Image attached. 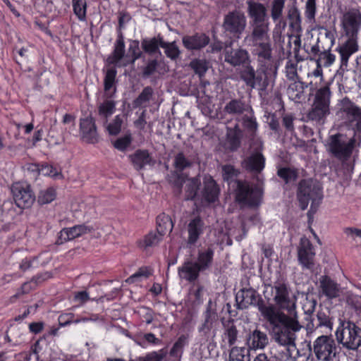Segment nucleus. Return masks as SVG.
Here are the masks:
<instances>
[{
    "instance_id": "nucleus-14",
    "label": "nucleus",
    "mask_w": 361,
    "mask_h": 361,
    "mask_svg": "<svg viewBox=\"0 0 361 361\" xmlns=\"http://www.w3.org/2000/svg\"><path fill=\"white\" fill-rule=\"evenodd\" d=\"M11 192L13 200L19 208H29L35 200V196L29 185L20 183L12 185Z\"/></svg>"
},
{
    "instance_id": "nucleus-21",
    "label": "nucleus",
    "mask_w": 361,
    "mask_h": 361,
    "mask_svg": "<svg viewBox=\"0 0 361 361\" xmlns=\"http://www.w3.org/2000/svg\"><path fill=\"white\" fill-rule=\"evenodd\" d=\"M319 295L328 299H334L340 295V285L328 276H322L319 280Z\"/></svg>"
},
{
    "instance_id": "nucleus-26",
    "label": "nucleus",
    "mask_w": 361,
    "mask_h": 361,
    "mask_svg": "<svg viewBox=\"0 0 361 361\" xmlns=\"http://www.w3.org/2000/svg\"><path fill=\"white\" fill-rule=\"evenodd\" d=\"M225 61L233 66H243L247 63L251 62L248 51L242 48L226 50L225 53Z\"/></svg>"
},
{
    "instance_id": "nucleus-13",
    "label": "nucleus",
    "mask_w": 361,
    "mask_h": 361,
    "mask_svg": "<svg viewBox=\"0 0 361 361\" xmlns=\"http://www.w3.org/2000/svg\"><path fill=\"white\" fill-rule=\"evenodd\" d=\"M341 25L346 37L358 38L361 27V13L356 9H350L343 15Z\"/></svg>"
},
{
    "instance_id": "nucleus-56",
    "label": "nucleus",
    "mask_w": 361,
    "mask_h": 361,
    "mask_svg": "<svg viewBox=\"0 0 361 361\" xmlns=\"http://www.w3.org/2000/svg\"><path fill=\"white\" fill-rule=\"evenodd\" d=\"M245 350L243 347L232 346L229 352L228 361H244Z\"/></svg>"
},
{
    "instance_id": "nucleus-58",
    "label": "nucleus",
    "mask_w": 361,
    "mask_h": 361,
    "mask_svg": "<svg viewBox=\"0 0 361 361\" xmlns=\"http://www.w3.org/2000/svg\"><path fill=\"white\" fill-rule=\"evenodd\" d=\"M239 172L234 166L230 164L222 166V175L224 180L230 182L236 178Z\"/></svg>"
},
{
    "instance_id": "nucleus-11",
    "label": "nucleus",
    "mask_w": 361,
    "mask_h": 361,
    "mask_svg": "<svg viewBox=\"0 0 361 361\" xmlns=\"http://www.w3.org/2000/svg\"><path fill=\"white\" fill-rule=\"evenodd\" d=\"M252 31L245 39V42L252 47V50H260L271 47L269 35V25L251 26Z\"/></svg>"
},
{
    "instance_id": "nucleus-22",
    "label": "nucleus",
    "mask_w": 361,
    "mask_h": 361,
    "mask_svg": "<svg viewBox=\"0 0 361 361\" xmlns=\"http://www.w3.org/2000/svg\"><path fill=\"white\" fill-rule=\"evenodd\" d=\"M246 344L251 350H262L269 344L267 333L259 328L250 329L246 336Z\"/></svg>"
},
{
    "instance_id": "nucleus-28",
    "label": "nucleus",
    "mask_w": 361,
    "mask_h": 361,
    "mask_svg": "<svg viewBox=\"0 0 361 361\" xmlns=\"http://www.w3.org/2000/svg\"><path fill=\"white\" fill-rule=\"evenodd\" d=\"M182 42L184 47L188 50H200L209 44V37L203 33H196L193 35L183 37Z\"/></svg>"
},
{
    "instance_id": "nucleus-64",
    "label": "nucleus",
    "mask_w": 361,
    "mask_h": 361,
    "mask_svg": "<svg viewBox=\"0 0 361 361\" xmlns=\"http://www.w3.org/2000/svg\"><path fill=\"white\" fill-rule=\"evenodd\" d=\"M316 13V0H307L305 4V16L309 20H312Z\"/></svg>"
},
{
    "instance_id": "nucleus-24",
    "label": "nucleus",
    "mask_w": 361,
    "mask_h": 361,
    "mask_svg": "<svg viewBox=\"0 0 361 361\" xmlns=\"http://www.w3.org/2000/svg\"><path fill=\"white\" fill-rule=\"evenodd\" d=\"M205 228V224L201 217L196 216L190 219L187 226V244L188 245H195L204 233Z\"/></svg>"
},
{
    "instance_id": "nucleus-59",
    "label": "nucleus",
    "mask_w": 361,
    "mask_h": 361,
    "mask_svg": "<svg viewBox=\"0 0 361 361\" xmlns=\"http://www.w3.org/2000/svg\"><path fill=\"white\" fill-rule=\"evenodd\" d=\"M158 61L157 59H150L147 61L146 66L142 68V76L149 78L153 75L158 67Z\"/></svg>"
},
{
    "instance_id": "nucleus-40",
    "label": "nucleus",
    "mask_w": 361,
    "mask_h": 361,
    "mask_svg": "<svg viewBox=\"0 0 361 361\" xmlns=\"http://www.w3.org/2000/svg\"><path fill=\"white\" fill-rule=\"evenodd\" d=\"M195 161V157L191 154H185L183 152H178L173 160V166L179 171L190 168Z\"/></svg>"
},
{
    "instance_id": "nucleus-17",
    "label": "nucleus",
    "mask_w": 361,
    "mask_h": 361,
    "mask_svg": "<svg viewBox=\"0 0 361 361\" xmlns=\"http://www.w3.org/2000/svg\"><path fill=\"white\" fill-rule=\"evenodd\" d=\"M124 36L121 31H118L117 38L114 45V50L108 56L106 61L109 64H114L117 67H125L128 65L127 61L123 60L125 56Z\"/></svg>"
},
{
    "instance_id": "nucleus-42",
    "label": "nucleus",
    "mask_w": 361,
    "mask_h": 361,
    "mask_svg": "<svg viewBox=\"0 0 361 361\" xmlns=\"http://www.w3.org/2000/svg\"><path fill=\"white\" fill-rule=\"evenodd\" d=\"M294 82L289 85L287 93L290 99L294 101H298L304 96V90L307 87V85L301 82L293 80Z\"/></svg>"
},
{
    "instance_id": "nucleus-62",
    "label": "nucleus",
    "mask_w": 361,
    "mask_h": 361,
    "mask_svg": "<svg viewBox=\"0 0 361 361\" xmlns=\"http://www.w3.org/2000/svg\"><path fill=\"white\" fill-rule=\"evenodd\" d=\"M39 172L43 176H48L51 177H56L59 175V172L56 168L53 166L45 164H42L39 169Z\"/></svg>"
},
{
    "instance_id": "nucleus-34",
    "label": "nucleus",
    "mask_w": 361,
    "mask_h": 361,
    "mask_svg": "<svg viewBox=\"0 0 361 361\" xmlns=\"http://www.w3.org/2000/svg\"><path fill=\"white\" fill-rule=\"evenodd\" d=\"M252 106L239 99H233L228 102L224 106V111L231 115L244 116L248 111H251Z\"/></svg>"
},
{
    "instance_id": "nucleus-57",
    "label": "nucleus",
    "mask_w": 361,
    "mask_h": 361,
    "mask_svg": "<svg viewBox=\"0 0 361 361\" xmlns=\"http://www.w3.org/2000/svg\"><path fill=\"white\" fill-rule=\"evenodd\" d=\"M256 70L251 65V62L247 63L245 65L243 66L238 71L240 78L245 82L250 79L252 75V72H255Z\"/></svg>"
},
{
    "instance_id": "nucleus-38",
    "label": "nucleus",
    "mask_w": 361,
    "mask_h": 361,
    "mask_svg": "<svg viewBox=\"0 0 361 361\" xmlns=\"http://www.w3.org/2000/svg\"><path fill=\"white\" fill-rule=\"evenodd\" d=\"M243 126L250 137H254L257 135L258 123L255 116L254 111H248L240 118Z\"/></svg>"
},
{
    "instance_id": "nucleus-31",
    "label": "nucleus",
    "mask_w": 361,
    "mask_h": 361,
    "mask_svg": "<svg viewBox=\"0 0 361 361\" xmlns=\"http://www.w3.org/2000/svg\"><path fill=\"white\" fill-rule=\"evenodd\" d=\"M243 168L255 173H260L265 166V158L260 152L252 153L242 163Z\"/></svg>"
},
{
    "instance_id": "nucleus-51",
    "label": "nucleus",
    "mask_w": 361,
    "mask_h": 361,
    "mask_svg": "<svg viewBox=\"0 0 361 361\" xmlns=\"http://www.w3.org/2000/svg\"><path fill=\"white\" fill-rule=\"evenodd\" d=\"M75 15L80 21L86 20L87 3L85 0H72Z\"/></svg>"
},
{
    "instance_id": "nucleus-37",
    "label": "nucleus",
    "mask_w": 361,
    "mask_h": 361,
    "mask_svg": "<svg viewBox=\"0 0 361 361\" xmlns=\"http://www.w3.org/2000/svg\"><path fill=\"white\" fill-rule=\"evenodd\" d=\"M239 331L233 322H228L224 324V331L221 335L222 343L228 345V347L233 346L238 340Z\"/></svg>"
},
{
    "instance_id": "nucleus-46",
    "label": "nucleus",
    "mask_w": 361,
    "mask_h": 361,
    "mask_svg": "<svg viewBox=\"0 0 361 361\" xmlns=\"http://www.w3.org/2000/svg\"><path fill=\"white\" fill-rule=\"evenodd\" d=\"M330 48L331 47L328 49H324L322 53L319 54V57H310V60L322 66L329 67L331 66L335 61L336 56L330 52Z\"/></svg>"
},
{
    "instance_id": "nucleus-44",
    "label": "nucleus",
    "mask_w": 361,
    "mask_h": 361,
    "mask_svg": "<svg viewBox=\"0 0 361 361\" xmlns=\"http://www.w3.org/2000/svg\"><path fill=\"white\" fill-rule=\"evenodd\" d=\"M285 2L286 0H273L271 3V18L276 24L281 23Z\"/></svg>"
},
{
    "instance_id": "nucleus-53",
    "label": "nucleus",
    "mask_w": 361,
    "mask_h": 361,
    "mask_svg": "<svg viewBox=\"0 0 361 361\" xmlns=\"http://www.w3.org/2000/svg\"><path fill=\"white\" fill-rule=\"evenodd\" d=\"M55 198L56 192L54 189L49 188L40 191L37 202L40 204H45L51 202Z\"/></svg>"
},
{
    "instance_id": "nucleus-7",
    "label": "nucleus",
    "mask_w": 361,
    "mask_h": 361,
    "mask_svg": "<svg viewBox=\"0 0 361 361\" xmlns=\"http://www.w3.org/2000/svg\"><path fill=\"white\" fill-rule=\"evenodd\" d=\"M273 290H274L273 300L279 309L286 310L290 314H286L288 317L294 318L298 321L295 311L296 297L289 291L287 286L283 283H275Z\"/></svg>"
},
{
    "instance_id": "nucleus-6",
    "label": "nucleus",
    "mask_w": 361,
    "mask_h": 361,
    "mask_svg": "<svg viewBox=\"0 0 361 361\" xmlns=\"http://www.w3.org/2000/svg\"><path fill=\"white\" fill-rule=\"evenodd\" d=\"M317 361H336L339 353L338 347L331 336L322 335L317 337L310 348ZM310 361H314L312 358Z\"/></svg>"
},
{
    "instance_id": "nucleus-4",
    "label": "nucleus",
    "mask_w": 361,
    "mask_h": 361,
    "mask_svg": "<svg viewBox=\"0 0 361 361\" xmlns=\"http://www.w3.org/2000/svg\"><path fill=\"white\" fill-rule=\"evenodd\" d=\"M323 197L322 190L317 181L312 178L302 179L298 185L297 198L302 210L307 208L310 201H312L310 210L317 207Z\"/></svg>"
},
{
    "instance_id": "nucleus-41",
    "label": "nucleus",
    "mask_w": 361,
    "mask_h": 361,
    "mask_svg": "<svg viewBox=\"0 0 361 361\" xmlns=\"http://www.w3.org/2000/svg\"><path fill=\"white\" fill-rule=\"evenodd\" d=\"M288 20L292 32L299 35L302 32V19L299 10L293 6L288 10Z\"/></svg>"
},
{
    "instance_id": "nucleus-39",
    "label": "nucleus",
    "mask_w": 361,
    "mask_h": 361,
    "mask_svg": "<svg viewBox=\"0 0 361 361\" xmlns=\"http://www.w3.org/2000/svg\"><path fill=\"white\" fill-rule=\"evenodd\" d=\"M263 75L259 71L252 72L250 80L246 82L245 85L250 90H265L268 86V80L267 76L263 77Z\"/></svg>"
},
{
    "instance_id": "nucleus-8",
    "label": "nucleus",
    "mask_w": 361,
    "mask_h": 361,
    "mask_svg": "<svg viewBox=\"0 0 361 361\" xmlns=\"http://www.w3.org/2000/svg\"><path fill=\"white\" fill-rule=\"evenodd\" d=\"M331 91L329 87L319 88L315 94L311 110L307 114L310 120L320 122L329 114Z\"/></svg>"
},
{
    "instance_id": "nucleus-35",
    "label": "nucleus",
    "mask_w": 361,
    "mask_h": 361,
    "mask_svg": "<svg viewBox=\"0 0 361 361\" xmlns=\"http://www.w3.org/2000/svg\"><path fill=\"white\" fill-rule=\"evenodd\" d=\"M211 305L212 301L209 300L207 305V310L204 312V322L198 329L199 332L207 338L210 336L211 331L214 328V324L216 322V314L215 312L212 311Z\"/></svg>"
},
{
    "instance_id": "nucleus-5",
    "label": "nucleus",
    "mask_w": 361,
    "mask_h": 361,
    "mask_svg": "<svg viewBox=\"0 0 361 361\" xmlns=\"http://www.w3.org/2000/svg\"><path fill=\"white\" fill-rule=\"evenodd\" d=\"M336 341L343 348L357 350L361 347V329L350 321H341L336 331Z\"/></svg>"
},
{
    "instance_id": "nucleus-27",
    "label": "nucleus",
    "mask_w": 361,
    "mask_h": 361,
    "mask_svg": "<svg viewBox=\"0 0 361 361\" xmlns=\"http://www.w3.org/2000/svg\"><path fill=\"white\" fill-rule=\"evenodd\" d=\"M252 54L257 56L259 70L267 76L268 71L273 67L272 49L267 48L260 50H252Z\"/></svg>"
},
{
    "instance_id": "nucleus-54",
    "label": "nucleus",
    "mask_w": 361,
    "mask_h": 361,
    "mask_svg": "<svg viewBox=\"0 0 361 361\" xmlns=\"http://www.w3.org/2000/svg\"><path fill=\"white\" fill-rule=\"evenodd\" d=\"M298 60L288 59L286 64V75L290 80H295L298 78Z\"/></svg>"
},
{
    "instance_id": "nucleus-32",
    "label": "nucleus",
    "mask_w": 361,
    "mask_h": 361,
    "mask_svg": "<svg viewBox=\"0 0 361 361\" xmlns=\"http://www.w3.org/2000/svg\"><path fill=\"white\" fill-rule=\"evenodd\" d=\"M163 42V37L160 34H158L153 37L142 39L141 41V47L145 53L150 56L157 54H161L159 48L162 47Z\"/></svg>"
},
{
    "instance_id": "nucleus-33",
    "label": "nucleus",
    "mask_w": 361,
    "mask_h": 361,
    "mask_svg": "<svg viewBox=\"0 0 361 361\" xmlns=\"http://www.w3.org/2000/svg\"><path fill=\"white\" fill-rule=\"evenodd\" d=\"M129 157L136 170L142 169L146 166H152L154 164V161L147 150L138 149Z\"/></svg>"
},
{
    "instance_id": "nucleus-36",
    "label": "nucleus",
    "mask_w": 361,
    "mask_h": 361,
    "mask_svg": "<svg viewBox=\"0 0 361 361\" xmlns=\"http://www.w3.org/2000/svg\"><path fill=\"white\" fill-rule=\"evenodd\" d=\"M214 250L208 247L204 250H200L197 253V262L195 263L202 271L209 269L213 264Z\"/></svg>"
},
{
    "instance_id": "nucleus-50",
    "label": "nucleus",
    "mask_w": 361,
    "mask_h": 361,
    "mask_svg": "<svg viewBox=\"0 0 361 361\" xmlns=\"http://www.w3.org/2000/svg\"><path fill=\"white\" fill-rule=\"evenodd\" d=\"M277 176L288 184L298 178V171L290 167H280L277 170Z\"/></svg>"
},
{
    "instance_id": "nucleus-15",
    "label": "nucleus",
    "mask_w": 361,
    "mask_h": 361,
    "mask_svg": "<svg viewBox=\"0 0 361 361\" xmlns=\"http://www.w3.org/2000/svg\"><path fill=\"white\" fill-rule=\"evenodd\" d=\"M334 317L328 307H320L316 314V317L311 322L312 327L314 329H320L322 332L331 333L334 328Z\"/></svg>"
},
{
    "instance_id": "nucleus-20",
    "label": "nucleus",
    "mask_w": 361,
    "mask_h": 361,
    "mask_svg": "<svg viewBox=\"0 0 361 361\" xmlns=\"http://www.w3.org/2000/svg\"><path fill=\"white\" fill-rule=\"evenodd\" d=\"M80 133L82 139L86 142L95 143L98 141L99 135L95 121L91 115L84 118H80Z\"/></svg>"
},
{
    "instance_id": "nucleus-23",
    "label": "nucleus",
    "mask_w": 361,
    "mask_h": 361,
    "mask_svg": "<svg viewBox=\"0 0 361 361\" xmlns=\"http://www.w3.org/2000/svg\"><path fill=\"white\" fill-rule=\"evenodd\" d=\"M92 230V227L87 226L85 224L63 228L59 233L56 243L59 245L63 244L68 240H73L84 234L90 233Z\"/></svg>"
},
{
    "instance_id": "nucleus-49",
    "label": "nucleus",
    "mask_w": 361,
    "mask_h": 361,
    "mask_svg": "<svg viewBox=\"0 0 361 361\" xmlns=\"http://www.w3.org/2000/svg\"><path fill=\"white\" fill-rule=\"evenodd\" d=\"M154 94V90L152 87H145L138 97L133 101L134 107H140L147 106V104L149 102Z\"/></svg>"
},
{
    "instance_id": "nucleus-60",
    "label": "nucleus",
    "mask_w": 361,
    "mask_h": 361,
    "mask_svg": "<svg viewBox=\"0 0 361 361\" xmlns=\"http://www.w3.org/2000/svg\"><path fill=\"white\" fill-rule=\"evenodd\" d=\"M150 275V273L147 268L142 267L135 274L128 277L126 282L128 283H133L137 281H140L142 278H147Z\"/></svg>"
},
{
    "instance_id": "nucleus-12",
    "label": "nucleus",
    "mask_w": 361,
    "mask_h": 361,
    "mask_svg": "<svg viewBox=\"0 0 361 361\" xmlns=\"http://www.w3.org/2000/svg\"><path fill=\"white\" fill-rule=\"evenodd\" d=\"M315 251L312 243L305 238H301L298 248V260L303 270L313 272L316 267Z\"/></svg>"
},
{
    "instance_id": "nucleus-2",
    "label": "nucleus",
    "mask_w": 361,
    "mask_h": 361,
    "mask_svg": "<svg viewBox=\"0 0 361 361\" xmlns=\"http://www.w3.org/2000/svg\"><path fill=\"white\" fill-rule=\"evenodd\" d=\"M116 75L115 67H111L106 70L104 78V99L98 106V114L104 118L105 122L116 111V102L113 97L116 92Z\"/></svg>"
},
{
    "instance_id": "nucleus-9",
    "label": "nucleus",
    "mask_w": 361,
    "mask_h": 361,
    "mask_svg": "<svg viewBox=\"0 0 361 361\" xmlns=\"http://www.w3.org/2000/svg\"><path fill=\"white\" fill-rule=\"evenodd\" d=\"M355 138L337 133L330 137L329 148L331 153L342 161H347L353 154L355 146Z\"/></svg>"
},
{
    "instance_id": "nucleus-61",
    "label": "nucleus",
    "mask_w": 361,
    "mask_h": 361,
    "mask_svg": "<svg viewBox=\"0 0 361 361\" xmlns=\"http://www.w3.org/2000/svg\"><path fill=\"white\" fill-rule=\"evenodd\" d=\"M123 121L119 116H116L114 121L108 126V130L111 135L118 134L121 129Z\"/></svg>"
},
{
    "instance_id": "nucleus-16",
    "label": "nucleus",
    "mask_w": 361,
    "mask_h": 361,
    "mask_svg": "<svg viewBox=\"0 0 361 361\" xmlns=\"http://www.w3.org/2000/svg\"><path fill=\"white\" fill-rule=\"evenodd\" d=\"M337 114L345 122L352 123L361 119V109L345 97L340 101Z\"/></svg>"
},
{
    "instance_id": "nucleus-19",
    "label": "nucleus",
    "mask_w": 361,
    "mask_h": 361,
    "mask_svg": "<svg viewBox=\"0 0 361 361\" xmlns=\"http://www.w3.org/2000/svg\"><path fill=\"white\" fill-rule=\"evenodd\" d=\"M359 49L358 38L346 37L343 42L338 44L336 51L340 56L341 68H347L350 57Z\"/></svg>"
},
{
    "instance_id": "nucleus-18",
    "label": "nucleus",
    "mask_w": 361,
    "mask_h": 361,
    "mask_svg": "<svg viewBox=\"0 0 361 361\" xmlns=\"http://www.w3.org/2000/svg\"><path fill=\"white\" fill-rule=\"evenodd\" d=\"M247 5V12L251 18L250 26L269 25L267 9L264 4L249 1Z\"/></svg>"
},
{
    "instance_id": "nucleus-52",
    "label": "nucleus",
    "mask_w": 361,
    "mask_h": 361,
    "mask_svg": "<svg viewBox=\"0 0 361 361\" xmlns=\"http://www.w3.org/2000/svg\"><path fill=\"white\" fill-rule=\"evenodd\" d=\"M189 66L200 78L204 75L209 68L208 63L205 60L199 59L192 60Z\"/></svg>"
},
{
    "instance_id": "nucleus-45",
    "label": "nucleus",
    "mask_w": 361,
    "mask_h": 361,
    "mask_svg": "<svg viewBox=\"0 0 361 361\" xmlns=\"http://www.w3.org/2000/svg\"><path fill=\"white\" fill-rule=\"evenodd\" d=\"M161 48L164 49L166 56L172 61H176L180 58L181 51L176 41L169 42L164 40Z\"/></svg>"
},
{
    "instance_id": "nucleus-55",
    "label": "nucleus",
    "mask_w": 361,
    "mask_h": 361,
    "mask_svg": "<svg viewBox=\"0 0 361 361\" xmlns=\"http://www.w3.org/2000/svg\"><path fill=\"white\" fill-rule=\"evenodd\" d=\"M129 53L130 54L131 59L127 61L128 64H133L135 61L142 56V52L140 51L139 49V41L138 40H133L129 45L128 48Z\"/></svg>"
},
{
    "instance_id": "nucleus-3",
    "label": "nucleus",
    "mask_w": 361,
    "mask_h": 361,
    "mask_svg": "<svg viewBox=\"0 0 361 361\" xmlns=\"http://www.w3.org/2000/svg\"><path fill=\"white\" fill-rule=\"evenodd\" d=\"M235 200L241 207H258L262 200L263 190L258 186L246 180L235 181Z\"/></svg>"
},
{
    "instance_id": "nucleus-1",
    "label": "nucleus",
    "mask_w": 361,
    "mask_h": 361,
    "mask_svg": "<svg viewBox=\"0 0 361 361\" xmlns=\"http://www.w3.org/2000/svg\"><path fill=\"white\" fill-rule=\"evenodd\" d=\"M235 300L238 309L243 310L250 305L257 307L262 317L269 326L273 339L284 346H294L295 332L301 329L298 321L288 317L272 304H266L261 296L252 288H243L236 295Z\"/></svg>"
},
{
    "instance_id": "nucleus-48",
    "label": "nucleus",
    "mask_w": 361,
    "mask_h": 361,
    "mask_svg": "<svg viewBox=\"0 0 361 361\" xmlns=\"http://www.w3.org/2000/svg\"><path fill=\"white\" fill-rule=\"evenodd\" d=\"M200 185V180L197 177L187 180L185 185V199L187 200H192L197 196Z\"/></svg>"
},
{
    "instance_id": "nucleus-47",
    "label": "nucleus",
    "mask_w": 361,
    "mask_h": 361,
    "mask_svg": "<svg viewBox=\"0 0 361 361\" xmlns=\"http://www.w3.org/2000/svg\"><path fill=\"white\" fill-rule=\"evenodd\" d=\"M173 228V224L171 217L168 215L161 214L157 219V231L163 235L169 231L171 232Z\"/></svg>"
},
{
    "instance_id": "nucleus-10",
    "label": "nucleus",
    "mask_w": 361,
    "mask_h": 361,
    "mask_svg": "<svg viewBox=\"0 0 361 361\" xmlns=\"http://www.w3.org/2000/svg\"><path fill=\"white\" fill-rule=\"evenodd\" d=\"M247 25V18L243 11L233 10L224 16L222 27L224 32L239 39Z\"/></svg>"
},
{
    "instance_id": "nucleus-30",
    "label": "nucleus",
    "mask_w": 361,
    "mask_h": 361,
    "mask_svg": "<svg viewBox=\"0 0 361 361\" xmlns=\"http://www.w3.org/2000/svg\"><path fill=\"white\" fill-rule=\"evenodd\" d=\"M242 137L243 130L238 123L233 127H226V144L229 150L236 151L240 147Z\"/></svg>"
},
{
    "instance_id": "nucleus-29",
    "label": "nucleus",
    "mask_w": 361,
    "mask_h": 361,
    "mask_svg": "<svg viewBox=\"0 0 361 361\" xmlns=\"http://www.w3.org/2000/svg\"><path fill=\"white\" fill-rule=\"evenodd\" d=\"M202 271L195 262L188 259L178 268V274L180 279L188 282L195 281Z\"/></svg>"
},
{
    "instance_id": "nucleus-43",
    "label": "nucleus",
    "mask_w": 361,
    "mask_h": 361,
    "mask_svg": "<svg viewBox=\"0 0 361 361\" xmlns=\"http://www.w3.org/2000/svg\"><path fill=\"white\" fill-rule=\"evenodd\" d=\"M164 235L158 233L157 230L149 232L142 240L139 241V247L142 249H147L156 246L162 240Z\"/></svg>"
},
{
    "instance_id": "nucleus-63",
    "label": "nucleus",
    "mask_w": 361,
    "mask_h": 361,
    "mask_svg": "<svg viewBox=\"0 0 361 361\" xmlns=\"http://www.w3.org/2000/svg\"><path fill=\"white\" fill-rule=\"evenodd\" d=\"M166 353L161 349L159 351H153L146 355L142 361H161Z\"/></svg>"
},
{
    "instance_id": "nucleus-25",
    "label": "nucleus",
    "mask_w": 361,
    "mask_h": 361,
    "mask_svg": "<svg viewBox=\"0 0 361 361\" xmlns=\"http://www.w3.org/2000/svg\"><path fill=\"white\" fill-rule=\"evenodd\" d=\"M219 188L210 176H205L203 180V188L201 191L202 200L207 203H212L218 200Z\"/></svg>"
}]
</instances>
